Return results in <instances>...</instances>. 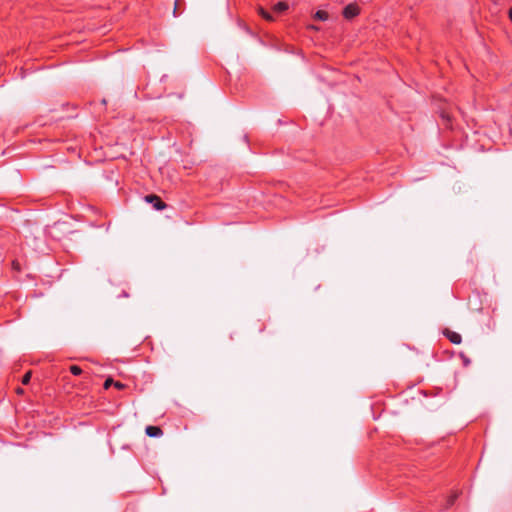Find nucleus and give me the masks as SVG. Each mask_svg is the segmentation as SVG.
I'll return each instance as SVG.
<instances>
[{
    "instance_id": "nucleus-1",
    "label": "nucleus",
    "mask_w": 512,
    "mask_h": 512,
    "mask_svg": "<svg viewBox=\"0 0 512 512\" xmlns=\"http://www.w3.org/2000/svg\"><path fill=\"white\" fill-rule=\"evenodd\" d=\"M145 201L152 203L156 210H162L166 207V204L157 195L154 194L147 195L145 197Z\"/></svg>"
},
{
    "instance_id": "nucleus-2",
    "label": "nucleus",
    "mask_w": 512,
    "mask_h": 512,
    "mask_svg": "<svg viewBox=\"0 0 512 512\" xmlns=\"http://www.w3.org/2000/svg\"><path fill=\"white\" fill-rule=\"evenodd\" d=\"M359 14V8L356 4H349L343 10V15L347 19H351Z\"/></svg>"
},
{
    "instance_id": "nucleus-3",
    "label": "nucleus",
    "mask_w": 512,
    "mask_h": 512,
    "mask_svg": "<svg viewBox=\"0 0 512 512\" xmlns=\"http://www.w3.org/2000/svg\"><path fill=\"white\" fill-rule=\"evenodd\" d=\"M443 333L453 344H460L462 341L461 335L454 331L445 329Z\"/></svg>"
},
{
    "instance_id": "nucleus-4",
    "label": "nucleus",
    "mask_w": 512,
    "mask_h": 512,
    "mask_svg": "<svg viewBox=\"0 0 512 512\" xmlns=\"http://www.w3.org/2000/svg\"><path fill=\"white\" fill-rule=\"evenodd\" d=\"M145 432L149 437H159L163 434L161 428L158 426H147Z\"/></svg>"
},
{
    "instance_id": "nucleus-5",
    "label": "nucleus",
    "mask_w": 512,
    "mask_h": 512,
    "mask_svg": "<svg viewBox=\"0 0 512 512\" xmlns=\"http://www.w3.org/2000/svg\"><path fill=\"white\" fill-rule=\"evenodd\" d=\"M288 8L287 3L285 2H279L273 6V10L275 12H283Z\"/></svg>"
},
{
    "instance_id": "nucleus-6",
    "label": "nucleus",
    "mask_w": 512,
    "mask_h": 512,
    "mask_svg": "<svg viewBox=\"0 0 512 512\" xmlns=\"http://www.w3.org/2000/svg\"><path fill=\"white\" fill-rule=\"evenodd\" d=\"M314 18L316 20L324 21L328 19V14L325 11L319 10L314 14Z\"/></svg>"
},
{
    "instance_id": "nucleus-7",
    "label": "nucleus",
    "mask_w": 512,
    "mask_h": 512,
    "mask_svg": "<svg viewBox=\"0 0 512 512\" xmlns=\"http://www.w3.org/2000/svg\"><path fill=\"white\" fill-rule=\"evenodd\" d=\"M259 13L262 15V17L268 21H273V17L270 13H268L267 11H265L263 8H260L259 9Z\"/></svg>"
},
{
    "instance_id": "nucleus-8",
    "label": "nucleus",
    "mask_w": 512,
    "mask_h": 512,
    "mask_svg": "<svg viewBox=\"0 0 512 512\" xmlns=\"http://www.w3.org/2000/svg\"><path fill=\"white\" fill-rule=\"evenodd\" d=\"M70 371L74 375H80L82 373V369L77 365H72L70 367Z\"/></svg>"
},
{
    "instance_id": "nucleus-9",
    "label": "nucleus",
    "mask_w": 512,
    "mask_h": 512,
    "mask_svg": "<svg viewBox=\"0 0 512 512\" xmlns=\"http://www.w3.org/2000/svg\"><path fill=\"white\" fill-rule=\"evenodd\" d=\"M31 371L27 372L22 378V384L27 385L31 379Z\"/></svg>"
},
{
    "instance_id": "nucleus-10",
    "label": "nucleus",
    "mask_w": 512,
    "mask_h": 512,
    "mask_svg": "<svg viewBox=\"0 0 512 512\" xmlns=\"http://www.w3.org/2000/svg\"><path fill=\"white\" fill-rule=\"evenodd\" d=\"M111 385H114V381L111 377L107 378L104 382V388L108 389Z\"/></svg>"
},
{
    "instance_id": "nucleus-11",
    "label": "nucleus",
    "mask_w": 512,
    "mask_h": 512,
    "mask_svg": "<svg viewBox=\"0 0 512 512\" xmlns=\"http://www.w3.org/2000/svg\"><path fill=\"white\" fill-rule=\"evenodd\" d=\"M114 386H115V388H117V389H123V388H125V385H124L123 383H121V382H114Z\"/></svg>"
},
{
    "instance_id": "nucleus-12",
    "label": "nucleus",
    "mask_w": 512,
    "mask_h": 512,
    "mask_svg": "<svg viewBox=\"0 0 512 512\" xmlns=\"http://www.w3.org/2000/svg\"><path fill=\"white\" fill-rule=\"evenodd\" d=\"M456 497H457V494L451 496L450 499L448 500V505H452L454 500L456 499Z\"/></svg>"
},
{
    "instance_id": "nucleus-13",
    "label": "nucleus",
    "mask_w": 512,
    "mask_h": 512,
    "mask_svg": "<svg viewBox=\"0 0 512 512\" xmlns=\"http://www.w3.org/2000/svg\"><path fill=\"white\" fill-rule=\"evenodd\" d=\"M288 123L283 121L282 119H279L276 125H287Z\"/></svg>"
},
{
    "instance_id": "nucleus-14",
    "label": "nucleus",
    "mask_w": 512,
    "mask_h": 512,
    "mask_svg": "<svg viewBox=\"0 0 512 512\" xmlns=\"http://www.w3.org/2000/svg\"><path fill=\"white\" fill-rule=\"evenodd\" d=\"M13 267H14V269H16V270H19V263H17V262H13Z\"/></svg>"
},
{
    "instance_id": "nucleus-15",
    "label": "nucleus",
    "mask_w": 512,
    "mask_h": 512,
    "mask_svg": "<svg viewBox=\"0 0 512 512\" xmlns=\"http://www.w3.org/2000/svg\"><path fill=\"white\" fill-rule=\"evenodd\" d=\"M508 15L510 20L512 21V7L509 9Z\"/></svg>"
},
{
    "instance_id": "nucleus-16",
    "label": "nucleus",
    "mask_w": 512,
    "mask_h": 512,
    "mask_svg": "<svg viewBox=\"0 0 512 512\" xmlns=\"http://www.w3.org/2000/svg\"><path fill=\"white\" fill-rule=\"evenodd\" d=\"M16 392H17L18 394H22V393L24 392V390H23L22 388H17Z\"/></svg>"
},
{
    "instance_id": "nucleus-17",
    "label": "nucleus",
    "mask_w": 512,
    "mask_h": 512,
    "mask_svg": "<svg viewBox=\"0 0 512 512\" xmlns=\"http://www.w3.org/2000/svg\"><path fill=\"white\" fill-rule=\"evenodd\" d=\"M176 10H177V3L175 4V7H174V11H173L174 15L176 14Z\"/></svg>"
},
{
    "instance_id": "nucleus-18",
    "label": "nucleus",
    "mask_w": 512,
    "mask_h": 512,
    "mask_svg": "<svg viewBox=\"0 0 512 512\" xmlns=\"http://www.w3.org/2000/svg\"><path fill=\"white\" fill-rule=\"evenodd\" d=\"M310 28H311V29H315V30L317 29V27H315V26H313V25H312V26H310Z\"/></svg>"
}]
</instances>
